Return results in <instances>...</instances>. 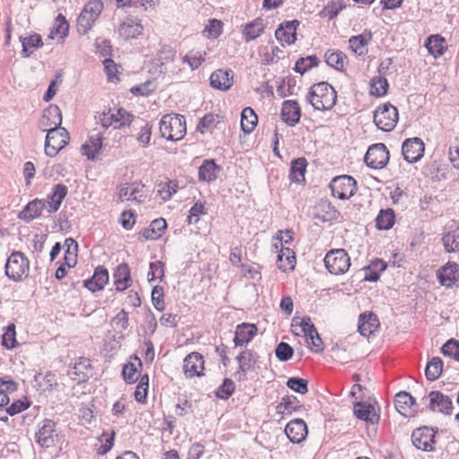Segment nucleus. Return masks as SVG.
Instances as JSON below:
<instances>
[{
	"instance_id": "nucleus-47",
	"label": "nucleus",
	"mask_w": 459,
	"mask_h": 459,
	"mask_svg": "<svg viewBox=\"0 0 459 459\" xmlns=\"http://www.w3.org/2000/svg\"><path fill=\"white\" fill-rule=\"evenodd\" d=\"M389 83L385 76H377L370 81V94L376 97H382L386 94Z\"/></svg>"
},
{
	"instance_id": "nucleus-46",
	"label": "nucleus",
	"mask_w": 459,
	"mask_h": 459,
	"mask_svg": "<svg viewBox=\"0 0 459 459\" xmlns=\"http://www.w3.org/2000/svg\"><path fill=\"white\" fill-rule=\"evenodd\" d=\"M264 31V24L262 20H255L245 26L243 34L247 42L255 39Z\"/></svg>"
},
{
	"instance_id": "nucleus-64",
	"label": "nucleus",
	"mask_w": 459,
	"mask_h": 459,
	"mask_svg": "<svg viewBox=\"0 0 459 459\" xmlns=\"http://www.w3.org/2000/svg\"><path fill=\"white\" fill-rule=\"evenodd\" d=\"M202 214H205L204 203L198 201L189 210V215L187 216L188 224L197 223Z\"/></svg>"
},
{
	"instance_id": "nucleus-23",
	"label": "nucleus",
	"mask_w": 459,
	"mask_h": 459,
	"mask_svg": "<svg viewBox=\"0 0 459 459\" xmlns=\"http://www.w3.org/2000/svg\"><path fill=\"white\" fill-rule=\"evenodd\" d=\"M67 195V187L63 184L54 186L52 192L48 195L46 201L47 212L51 214L57 212L63 200Z\"/></svg>"
},
{
	"instance_id": "nucleus-15",
	"label": "nucleus",
	"mask_w": 459,
	"mask_h": 459,
	"mask_svg": "<svg viewBox=\"0 0 459 459\" xmlns=\"http://www.w3.org/2000/svg\"><path fill=\"white\" fill-rule=\"evenodd\" d=\"M299 25L298 20L285 21L281 22L275 30V38L283 46V42L288 45L293 44L297 39V28Z\"/></svg>"
},
{
	"instance_id": "nucleus-53",
	"label": "nucleus",
	"mask_w": 459,
	"mask_h": 459,
	"mask_svg": "<svg viewBox=\"0 0 459 459\" xmlns=\"http://www.w3.org/2000/svg\"><path fill=\"white\" fill-rule=\"evenodd\" d=\"M236 388L235 383L230 378L223 379L222 384L215 392V396L221 400H228Z\"/></svg>"
},
{
	"instance_id": "nucleus-49",
	"label": "nucleus",
	"mask_w": 459,
	"mask_h": 459,
	"mask_svg": "<svg viewBox=\"0 0 459 459\" xmlns=\"http://www.w3.org/2000/svg\"><path fill=\"white\" fill-rule=\"evenodd\" d=\"M317 65L318 58L315 55L300 57L295 63L294 71L298 74H304L311 68L317 66Z\"/></svg>"
},
{
	"instance_id": "nucleus-38",
	"label": "nucleus",
	"mask_w": 459,
	"mask_h": 459,
	"mask_svg": "<svg viewBox=\"0 0 459 459\" xmlns=\"http://www.w3.org/2000/svg\"><path fill=\"white\" fill-rule=\"evenodd\" d=\"M167 228V222L163 218L153 220L142 235L145 239H157Z\"/></svg>"
},
{
	"instance_id": "nucleus-36",
	"label": "nucleus",
	"mask_w": 459,
	"mask_h": 459,
	"mask_svg": "<svg viewBox=\"0 0 459 459\" xmlns=\"http://www.w3.org/2000/svg\"><path fill=\"white\" fill-rule=\"evenodd\" d=\"M257 122V116L252 108L247 107L242 110L240 126L244 133H251L256 126Z\"/></svg>"
},
{
	"instance_id": "nucleus-9",
	"label": "nucleus",
	"mask_w": 459,
	"mask_h": 459,
	"mask_svg": "<svg viewBox=\"0 0 459 459\" xmlns=\"http://www.w3.org/2000/svg\"><path fill=\"white\" fill-rule=\"evenodd\" d=\"M436 433L437 430L435 431L433 428L426 426L419 428L411 434L412 444L420 450L432 451L436 444Z\"/></svg>"
},
{
	"instance_id": "nucleus-42",
	"label": "nucleus",
	"mask_w": 459,
	"mask_h": 459,
	"mask_svg": "<svg viewBox=\"0 0 459 459\" xmlns=\"http://www.w3.org/2000/svg\"><path fill=\"white\" fill-rule=\"evenodd\" d=\"M19 39L22 46V55L23 57H28L31 54V51H29V48H39L43 45L42 39L39 34H33L30 37L20 36Z\"/></svg>"
},
{
	"instance_id": "nucleus-61",
	"label": "nucleus",
	"mask_w": 459,
	"mask_h": 459,
	"mask_svg": "<svg viewBox=\"0 0 459 459\" xmlns=\"http://www.w3.org/2000/svg\"><path fill=\"white\" fill-rule=\"evenodd\" d=\"M163 288L157 285L152 288V302L155 309L158 311H163L165 309V303L163 299Z\"/></svg>"
},
{
	"instance_id": "nucleus-11",
	"label": "nucleus",
	"mask_w": 459,
	"mask_h": 459,
	"mask_svg": "<svg viewBox=\"0 0 459 459\" xmlns=\"http://www.w3.org/2000/svg\"><path fill=\"white\" fill-rule=\"evenodd\" d=\"M437 279L440 285L451 288L459 284V264L455 262H447L436 273Z\"/></svg>"
},
{
	"instance_id": "nucleus-19",
	"label": "nucleus",
	"mask_w": 459,
	"mask_h": 459,
	"mask_svg": "<svg viewBox=\"0 0 459 459\" xmlns=\"http://www.w3.org/2000/svg\"><path fill=\"white\" fill-rule=\"evenodd\" d=\"M429 409L432 411H437L444 414H451L453 410V403L449 396L445 395L439 391H431L429 394Z\"/></svg>"
},
{
	"instance_id": "nucleus-44",
	"label": "nucleus",
	"mask_w": 459,
	"mask_h": 459,
	"mask_svg": "<svg viewBox=\"0 0 459 459\" xmlns=\"http://www.w3.org/2000/svg\"><path fill=\"white\" fill-rule=\"evenodd\" d=\"M443 370V361L439 357L432 358L425 368V376L429 381L437 380Z\"/></svg>"
},
{
	"instance_id": "nucleus-33",
	"label": "nucleus",
	"mask_w": 459,
	"mask_h": 459,
	"mask_svg": "<svg viewBox=\"0 0 459 459\" xmlns=\"http://www.w3.org/2000/svg\"><path fill=\"white\" fill-rule=\"evenodd\" d=\"M386 266L387 264L384 260L375 259L368 266L363 268V280L371 282L377 281L380 277V273L386 269Z\"/></svg>"
},
{
	"instance_id": "nucleus-6",
	"label": "nucleus",
	"mask_w": 459,
	"mask_h": 459,
	"mask_svg": "<svg viewBox=\"0 0 459 459\" xmlns=\"http://www.w3.org/2000/svg\"><path fill=\"white\" fill-rule=\"evenodd\" d=\"M398 117L397 108L390 103H385L374 111L373 121L380 130L390 132L395 127Z\"/></svg>"
},
{
	"instance_id": "nucleus-27",
	"label": "nucleus",
	"mask_w": 459,
	"mask_h": 459,
	"mask_svg": "<svg viewBox=\"0 0 459 459\" xmlns=\"http://www.w3.org/2000/svg\"><path fill=\"white\" fill-rule=\"evenodd\" d=\"M257 328L253 324L243 323L238 325L235 331L234 344L242 346L248 343L255 335Z\"/></svg>"
},
{
	"instance_id": "nucleus-54",
	"label": "nucleus",
	"mask_w": 459,
	"mask_h": 459,
	"mask_svg": "<svg viewBox=\"0 0 459 459\" xmlns=\"http://www.w3.org/2000/svg\"><path fill=\"white\" fill-rule=\"evenodd\" d=\"M307 385L308 381L307 379L298 377H290L286 382L288 388L300 394H305L307 393Z\"/></svg>"
},
{
	"instance_id": "nucleus-56",
	"label": "nucleus",
	"mask_w": 459,
	"mask_h": 459,
	"mask_svg": "<svg viewBox=\"0 0 459 459\" xmlns=\"http://www.w3.org/2000/svg\"><path fill=\"white\" fill-rule=\"evenodd\" d=\"M293 353V348L284 342H281L275 348V356L282 362L290 360L292 358Z\"/></svg>"
},
{
	"instance_id": "nucleus-24",
	"label": "nucleus",
	"mask_w": 459,
	"mask_h": 459,
	"mask_svg": "<svg viewBox=\"0 0 459 459\" xmlns=\"http://www.w3.org/2000/svg\"><path fill=\"white\" fill-rule=\"evenodd\" d=\"M354 415L361 420L370 423L372 425L377 424L380 417L377 413L375 407L369 403L363 402H357L354 403L353 408Z\"/></svg>"
},
{
	"instance_id": "nucleus-58",
	"label": "nucleus",
	"mask_w": 459,
	"mask_h": 459,
	"mask_svg": "<svg viewBox=\"0 0 459 459\" xmlns=\"http://www.w3.org/2000/svg\"><path fill=\"white\" fill-rule=\"evenodd\" d=\"M104 71L107 75V80L109 82H118V68L117 64L111 58H104L102 61Z\"/></svg>"
},
{
	"instance_id": "nucleus-52",
	"label": "nucleus",
	"mask_w": 459,
	"mask_h": 459,
	"mask_svg": "<svg viewBox=\"0 0 459 459\" xmlns=\"http://www.w3.org/2000/svg\"><path fill=\"white\" fill-rule=\"evenodd\" d=\"M134 116L129 114L124 108H118L117 114H111L110 119L115 122V128H120L126 126H130L134 120Z\"/></svg>"
},
{
	"instance_id": "nucleus-55",
	"label": "nucleus",
	"mask_w": 459,
	"mask_h": 459,
	"mask_svg": "<svg viewBox=\"0 0 459 459\" xmlns=\"http://www.w3.org/2000/svg\"><path fill=\"white\" fill-rule=\"evenodd\" d=\"M445 356L451 357L459 362V341L451 338L441 348Z\"/></svg>"
},
{
	"instance_id": "nucleus-29",
	"label": "nucleus",
	"mask_w": 459,
	"mask_h": 459,
	"mask_svg": "<svg viewBox=\"0 0 459 459\" xmlns=\"http://www.w3.org/2000/svg\"><path fill=\"white\" fill-rule=\"evenodd\" d=\"M108 281V272L106 267L99 265L95 268L91 279H88V290L95 292L104 289Z\"/></svg>"
},
{
	"instance_id": "nucleus-3",
	"label": "nucleus",
	"mask_w": 459,
	"mask_h": 459,
	"mask_svg": "<svg viewBox=\"0 0 459 459\" xmlns=\"http://www.w3.org/2000/svg\"><path fill=\"white\" fill-rule=\"evenodd\" d=\"M45 141V153L48 157H55L69 143L70 137L67 130L61 126L48 129Z\"/></svg>"
},
{
	"instance_id": "nucleus-14",
	"label": "nucleus",
	"mask_w": 459,
	"mask_h": 459,
	"mask_svg": "<svg viewBox=\"0 0 459 459\" xmlns=\"http://www.w3.org/2000/svg\"><path fill=\"white\" fill-rule=\"evenodd\" d=\"M284 432L291 443L300 444L306 439L308 431L302 419H295L286 425Z\"/></svg>"
},
{
	"instance_id": "nucleus-26",
	"label": "nucleus",
	"mask_w": 459,
	"mask_h": 459,
	"mask_svg": "<svg viewBox=\"0 0 459 459\" xmlns=\"http://www.w3.org/2000/svg\"><path fill=\"white\" fill-rule=\"evenodd\" d=\"M47 206L45 200L34 199L20 212L19 218L28 222L31 221L41 216L43 211H47Z\"/></svg>"
},
{
	"instance_id": "nucleus-16",
	"label": "nucleus",
	"mask_w": 459,
	"mask_h": 459,
	"mask_svg": "<svg viewBox=\"0 0 459 459\" xmlns=\"http://www.w3.org/2000/svg\"><path fill=\"white\" fill-rule=\"evenodd\" d=\"M184 372L188 377L204 375V360L199 352H191L184 359Z\"/></svg>"
},
{
	"instance_id": "nucleus-39",
	"label": "nucleus",
	"mask_w": 459,
	"mask_h": 459,
	"mask_svg": "<svg viewBox=\"0 0 459 459\" xmlns=\"http://www.w3.org/2000/svg\"><path fill=\"white\" fill-rule=\"evenodd\" d=\"M394 221L395 215L393 209L380 210L376 218V227L380 230H388L394 226Z\"/></svg>"
},
{
	"instance_id": "nucleus-60",
	"label": "nucleus",
	"mask_w": 459,
	"mask_h": 459,
	"mask_svg": "<svg viewBox=\"0 0 459 459\" xmlns=\"http://www.w3.org/2000/svg\"><path fill=\"white\" fill-rule=\"evenodd\" d=\"M164 277V264L160 261H155L150 264L147 279L151 282L155 279L162 281Z\"/></svg>"
},
{
	"instance_id": "nucleus-12",
	"label": "nucleus",
	"mask_w": 459,
	"mask_h": 459,
	"mask_svg": "<svg viewBox=\"0 0 459 459\" xmlns=\"http://www.w3.org/2000/svg\"><path fill=\"white\" fill-rule=\"evenodd\" d=\"M56 437L54 421L44 420L39 423V430L36 432V441L40 446L48 448L54 446Z\"/></svg>"
},
{
	"instance_id": "nucleus-40",
	"label": "nucleus",
	"mask_w": 459,
	"mask_h": 459,
	"mask_svg": "<svg viewBox=\"0 0 459 459\" xmlns=\"http://www.w3.org/2000/svg\"><path fill=\"white\" fill-rule=\"evenodd\" d=\"M302 405L298 398L294 395H286L281 399V402L276 406L278 413L283 414L287 411L290 414L293 411H298L301 409Z\"/></svg>"
},
{
	"instance_id": "nucleus-37",
	"label": "nucleus",
	"mask_w": 459,
	"mask_h": 459,
	"mask_svg": "<svg viewBox=\"0 0 459 459\" xmlns=\"http://www.w3.org/2000/svg\"><path fill=\"white\" fill-rule=\"evenodd\" d=\"M88 138V160H97L102 149L101 133L94 130Z\"/></svg>"
},
{
	"instance_id": "nucleus-62",
	"label": "nucleus",
	"mask_w": 459,
	"mask_h": 459,
	"mask_svg": "<svg viewBox=\"0 0 459 459\" xmlns=\"http://www.w3.org/2000/svg\"><path fill=\"white\" fill-rule=\"evenodd\" d=\"M2 343L7 349L15 348L18 344L15 338V325H10L7 326L6 331L3 334Z\"/></svg>"
},
{
	"instance_id": "nucleus-43",
	"label": "nucleus",
	"mask_w": 459,
	"mask_h": 459,
	"mask_svg": "<svg viewBox=\"0 0 459 459\" xmlns=\"http://www.w3.org/2000/svg\"><path fill=\"white\" fill-rule=\"evenodd\" d=\"M65 247V264L67 265L68 268L74 266L77 263V243L73 238H66L64 244Z\"/></svg>"
},
{
	"instance_id": "nucleus-48",
	"label": "nucleus",
	"mask_w": 459,
	"mask_h": 459,
	"mask_svg": "<svg viewBox=\"0 0 459 459\" xmlns=\"http://www.w3.org/2000/svg\"><path fill=\"white\" fill-rule=\"evenodd\" d=\"M442 242L447 253L459 251V228L445 234Z\"/></svg>"
},
{
	"instance_id": "nucleus-21",
	"label": "nucleus",
	"mask_w": 459,
	"mask_h": 459,
	"mask_svg": "<svg viewBox=\"0 0 459 459\" xmlns=\"http://www.w3.org/2000/svg\"><path fill=\"white\" fill-rule=\"evenodd\" d=\"M62 124V113L57 106H49L41 116L39 121V128L44 132L50 128L56 127Z\"/></svg>"
},
{
	"instance_id": "nucleus-18",
	"label": "nucleus",
	"mask_w": 459,
	"mask_h": 459,
	"mask_svg": "<svg viewBox=\"0 0 459 459\" xmlns=\"http://www.w3.org/2000/svg\"><path fill=\"white\" fill-rule=\"evenodd\" d=\"M281 117L289 126H295L300 120L301 109L297 100H289L282 103Z\"/></svg>"
},
{
	"instance_id": "nucleus-59",
	"label": "nucleus",
	"mask_w": 459,
	"mask_h": 459,
	"mask_svg": "<svg viewBox=\"0 0 459 459\" xmlns=\"http://www.w3.org/2000/svg\"><path fill=\"white\" fill-rule=\"evenodd\" d=\"M216 123H219L218 116L213 114H206L200 119L197 125V131H199L201 134H204L206 131L212 130L213 127H215Z\"/></svg>"
},
{
	"instance_id": "nucleus-63",
	"label": "nucleus",
	"mask_w": 459,
	"mask_h": 459,
	"mask_svg": "<svg viewBox=\"0 0 459 459\" xmlns=\"http://www.w3.org/2000/svg\"><path fill=\"white\" fill-rule=\"evenodd\" d=\"M299 326L301 327V330L307 338L313 339L312 336H314L319 340V334L316 331V326L312 324L310 317H303L301 319Z\"/></svg>"
},
{
	"instance_id": "nucleus-25",
	"label": "nucleus",
	"mask_w": 459,
	"mask_h": 459,
	"mask_svg": "<svg viewBox=\"0 0 459 459\" xmlns=\"http://www.w3.org/2000/svg\"><path fill=\"white\" fill-rule=\"evenodd\" d=\"M379 325L377 315L372 312L361 314L359 317L358 330L362 336L369 337Z\"/></svg>"
},
{
	"instance_id": "nucleus-57",
	"label": "nucleus",
	"mask_w": 459,
	"mask_h": 459,
	"mask_svg": "<svg viewBox=\"0 0 459 459\" xmlns=\"http://www.w3.org/2000/svg\"><path fill=\"white\" fill-rule=\"evenodd\" d=\"M222 32V22L217 19L209 20L204 33L209 39H217Z\"/></svg>"
},
{
	"instance_id": "nucleus-2",
	"label": "nucleus",
	"mask_w": 459,
	"mask_h": 459,
	"mask_svg": "<svg viewBox=\"0 0 459 459\" xmlns=\"http://www.w3.org/2000/svg\"><path fill=\"white\" fill-rule=\"evenodd\" d=\"M160 136L168 141L177 142L186 135V124L183 115L167 114L159 123Z\"/></svg>"
},
{
	"instance_id": "nucleus-13",
	"label": "nucleus",
	"mask_w": 459,
	"mask_h": 459,
	"mask_svg": "<svg viewBox=\"0 0 459 459\" xmlns=\"http://www.w3.org/2000/svg\"><path fill=\"white\" fill-rule=\"evenodd\" d=\"M394 406L396 411L404 417H411L417 412V403L414 397L405 391L396 394Z\"/></svg>"
},
{
	"instance_id": "nucleus-32",
	"label": "nucleus",
	"mask_w": 459,
	"mask_h": 459,
	"mask_svg": "<svg viewBox=\"0 0 459 459\" xmlns=\"http://www.w3.org/2000/svg\"><path fill=\"white\" fill-rule=\"evenodd\" d=\"M307 167V161L306 158L301 157L293 160L290 162V175L289 178L291 182L301 183L305 181V173Z\"/></svg>"
},
{
	"instance_id": "nucleus-28",
	"label": "nucleus",
	"mask_w": 459,
	"mask_h": 459,
	"mask_svg": "<svg viewBox=\"0 0 459 459\" xmlns=\"http://www.w3.org/2000/svg\"><path fill=\"white\" fill-rule=\"evenodd\" d=\"M221 167L217 165L213 160H205L199 167L198 178L204 182H212L218 178Z\"/></svg>"
},
{
	"instance_id": "nucleus-10",
	"label": "nucleus",
	"mask_w": 459,
	"mask_h": 459,
	"mask_svg": "<svg viewBox=\"0 0 459 459\" xmlns=\"http://www.w3.org/2000/svg\"><path fill=\"white\" fill-rule=\"evenodd\" d=\"M425 145L419 137L406 139L402 145L403 159L409 163L419 161L424 155Z\"/></svg>"
},
{
	"instance_id": "nucleus-20",
	"label": "nucleus",
	"mask_w": 459,
	"mask_h": 459,
	"mask_svg": "<svg viewBox=\"0 0 459 459\" xmlns=\"http://www.w3.org/2000/svg\"><path fill=\"white\" fill-rule=\"evenodd\" d=\"M146 197L144 186L137 183L126 184L121 186L119 190V199L130 201L132 203L140 204Z\"/></svg>"
},
{
	"instance_id": "nucleus-5",
	"label": "nucleus",
	"mask_w": 459,
	"mask_h": 459,
	"mask_svg": "<svg viewBox=\"0 0 459 459\" xmlns=\"http://www.w3.org/2000/svg\"><path fill=\"white\" fill-rule=\"evenodd\" d=\"M328 272L334 275L345 273L351 266V258L348 253L342 249H332L328 251L324 259Z\"/></svg>"
},
{
	"instance_id": "nucleus-31",
	"label": "nucleus",
	"mask_w": 459,
	"mask_h": 459,
	"mask_svg": "<svg viewBox=\"0 0 459 459\" xmlns=\"http://www.w3.org/2000/svg\"><path fill=\"white\" fill-rule=\"evenodd\" d=\"M425 47L429 53L435 58L441 56L447 48L445 38L439 34H434L428 37L425 42Z\"/></svg>"
},
{
	"instance_id": "nucleus-17",
	"label": "nucleus",
	"mask_w": 459,
	"mask_h": 459,
	"mask_svg": "<svg viewBox=\"0 0 459 459\" xmlns=\"http://www.w3.org/2000/svg\"><path fill=\"white\" fill-rule=\"evenodd\" d=\"M236 359L238 362V369L234 377L239 382L246 381L247 373L254 369L255 363L253 352L250 350H245L237 356Z\"/></svg>"
},
{
	"instance_id": "nucleus-45",
	"label": "nucleus",
	"mask_w": 459,
	"mask_h": 459,
	"mask_svg": "<svg viewBox=\"0 0 459 459\" xmlns=\"http://www.w3.org/2000/svg\"><path fill=\"white\" fill-rule=\"evenodd\" d=\"M205 51L192 49L183 57V63H186L192 70L197 69L205 61Z\"/></svg>"
},
{
	"instance_id": "nucleus-34",
	"label": "nucleus",
	"mask_w": 459,
	"mask_h": 459,
	"mask_svg": "<svg viewBox=\"0 0 459 459\" xmlns=\"http://www.w3.org/2000/svg\"><path fill=\"white\" fill-rule=\"evenodd\" d=\"M142 31V25L134 22L132 19L126 20L118 28L119 36L126 40L137 38Z\"/></svg>"
},
{
	"instance_id": "nucleus-7",
	"label": "nucleus",
	"mask_w": 459,
	"mask_h": 459,
	"mask_svg": "<svg viewBox=\"0 0 459 459\" xmlns=\"http://www.w3.org/2000/svg\"><path fill=\"white\" fill-rule=\"evenodd\" d=\"M332 195L340 200L351 198L357 192V181L349 175L335 177L330 183Z\"/></svg>"
},
{
	"instance_id": "nucleus-51",
	"label": "nucleus",
	"mask_w": 459,
	"mask_h": 459,
	"mask_svg": "<svg viewBox=\"0 0 459 459\" xmlns=\"http://www.w3.org/2000/svg\"><path fill=\"white\" fill-rule=\"evenodd\" d=\"M350 48L357 55L362 56L367 52L368 39L364 34L352 36L349 39Z\"/></svg>"
},
{
	"instance_id": "nucleus-22",
	"label": "nucleus",
	"mask_w": 459,
	"mask_h": 459,
	"mask_svg": "<svg viewBox=\"0 0 459 459\" xmlns=\"http://www.w3.org/2000/svg\"><path fill=\"white\" fill-rule=\"evenodd\" d=\"M234 73L231 69H218L210 76V84L212 88L228 91L233 84Z\"/></svg>"
},
{
	"instance_id": "nucleus-41",
	"label": "nucleus",
	"mask_w": 459,
	"mask_h": 459,
	"mask_svg": "<svg viewBox=\"0 0 459 459\" xmlns=\"http://www.w3.org/2000/svg\"><path fill=\"white\" fill-rule=\"evenodd\" d=\"M68 29L69 26L65 17L62 14H58L55 20L53 28L50 30L48 38L51 39H63L67 35Z\"/></svg>"
},
{
	"instance_id": "nucleus-30",
	"label": "nucleus",
	"mask_w": 459,
	"mask_h": 459,
	"mask_svg": "<svg viewBox=\"0 0 459 459\" xmlns=\"http://www.w3.org/2000/svg\"><path fill=\"white\" fill-rule=\"evenodd\" d=\"M113 276H114V284L116 285V289L118 291L125 290L132 283L130 269L126 264H119L117 267Z\"/></svg>"
},
{
	"instance_id": "nucleus-35",
	"label": "nucleus",
	"mask_w": 459,
	"mask_h": 459,
	"mask_svg": "<svg viewBox=\"0 0 459 459\" xmlns=\"http://www.w3.org/2000/svg\"><path fill=\"white\" fill-rule=\"evenodd\" d=\"M325 63L334 68L336 71L344 70V63L347 59L346 55L338 49H329L325 54Z\"/></svg>"
},
{
	"instance_id": "nucleus-50",
	"label": "nucleus",
	"mask_w": 459,
	"mask_h": 459,
	"mask_svg": "<svg viewBox=\"0 0 459 459\" xmlns=\"http://www.w3.org/2000/svg\"><path fill=\"white\" fill-rule=\"evenodd\" d=\"M114 432L109 436L103 432L101 436L98 437V443L94 445L98 455H105L114 446Z\"/></svg>"
},
{
	"instance_id": "nucleus-4",
	"label": "nucleus",
	"mask_w": 459,
	"mask_h": 459,
	"mask_svg": "<svg viewBox=\"0 0 459 459\" xmlns=\"http://www.w3.org/2000/svg\"><path fill=\"white\" fill-rule=\"evenodd\" d=\"M29 268L30 262L23 253L14 251L5 263V274L9 279L19 281L28 275Z\"/></svg>"
},
{
	"instance_id": "nucleus-1",
	"label": "nucleus",
	"mask_w": 459,
	"mask_h": 459,
	"mask_svg": "<svg viewBox=\"0 0 459 459\" xmlns=\"http://www.w3.org/2000/svg\"><path fill=\"white\" fill-rule=\"evenodd\" d=\"M307 100L316 110H330L336 104L337 93L328 82H321L310 88Z\"/></svg>"
},
{
	"instance_id": "nucleus-8",
	"label": "nucleus",
	"mask_w": 459,
	"mask_h": 459,
	"mask_svg": "<svg viewBox=\"0 0 459 459\" xmlns=\"http://www.w3.org/2000/svg\"><path fill=\"white\" fill-rule=\"evenodd\" d=\"M389 151L384 143H375L368 147L364 161L366 165L373 169L385 168L389 161Z\"/></svg>"
}]
</instances>
